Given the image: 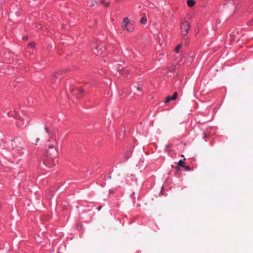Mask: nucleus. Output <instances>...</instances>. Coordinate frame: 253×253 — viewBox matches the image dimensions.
<instances>
[{
  "instance_id": "1a4fd4ad",
  "label": "nucleus",
  "mask_w": 253,
  "mask_h": 253,
  "mask_svg": "<svg viewBox=\"0 0 253 253\" xmlns=\"http://www.w3.org/2000/svg\"><path fill=\"white\" fill-rule=\"evenodd\" d=\"M100 2L104 5V6H108L110 4L109 1L107 0H100Z\"/></svg>"
},
{
  "instance_id": "39448f33",
  "label": "nucleus",
  "mask_w": 253,
  "mask_h": 253,
  "mask_svg": "<svg viewBox=\"0 0 253 253\" xmlns=\"http://www.w3.org/2000/svg\"><path fill=\"white\" fill-rule=\"evenodd\" d=\"M84 90L83 88H79L73 90V94L76 96L78 98L81 97V95L83 93Z\"/></svg>"
},
{
  "instance_id": "0eeeda50",
  "label": "nucleus",
  "mask_w": 253,
  "mask_h": 253,
  "mask_svg": "<svg viewBox=\"0 0 253 253\" xmlns=\"http://www.w3.org/2000/svg\"><path fill=\"white\" fill-rule=\"evenodd\" d=\"M61 74V72H57L53 73L52 74L53 80H55V79H60L59 78V76Z\"/></svg>"
},
{
  "instance_id": "4be33fe9",
  "label": "nucleus",
  "mask_w": 253,
  "mask_h": 253,
  "mask_svg": "<svg viewBox=\"0 0 253 253\" xmlns=\"http://www.w3.org/2000/svg\"><path fill=\"white\" fill-rule=\"evenodd\" d=\"M124 77H127V75L126 74V76L125 75H124Z\"/></svg>"
},
{
  "instance_id": "f8f14e48",
  "label": "nucleus",
  "mask_w": 253,
  "mask_h": 253,
  "mask_svg": "<svg viewBox=\"0 0 253 253\" xmlns=\"http://www.w3.org/2000/svg\"><path fill=\"white\" fill-rule=\"evenodd\" d=\"M147 18L145 16H144L140 20V22L142 24H144V25H145L147 23Z\"/></svg>"
},
{
  "instance_id": "dca6fc26",
  "label": "nucleus",
  "mask_w": 253,
  "mask_h": 253,
  "mask_svg": "<svg viewBox=\"0 0 253 253\" xmlns=\"http://www.w3.org/2000/svg\"><path fill=\"white\" fill-rule=\"evenodd\" d=\"M28 46L30 47H34L35 46V43L34 42H31V43H29L28 44Z\"/></svg>"
},
{
  "instance_id": "423d86ee",
  "label": "nucleus",
  "mask_w": 253,
  "mask_h": 253,
  "mask_svg": "<svg viewBox=\"0 0 253 253\" xmlns=\"http://www.w3.org/2000/svg\"><path fill=\"white\" fill-rule=\"evenodd\" d=\"M178 96V93L177 92H175L173 95L172 96H168L165 100V103H167L169 102L171 100H175Z\"/></svg>"
},
{
  "instance_id": "f257e3e1",
  "label": "nucleus",
  "mask_w": 253,
  "mask_h": 253,
  "mask_svg": "<svg viewBox=\"0 0 253 253\" xmlns=\"http://www.w3.org/2000/svg\"><path fill=\"white\" fill-rule=\"evenodd\" d=\"M50 138L51 140L49 139L48 140V143L47 145L48 149L46 151V155H56L57 153L56 148L57 142L52 137Z\"/></svg>"
},
{
  "instance_id": "f03ea898",
  "label": "nucleus",
  "mask_w": 253,
  "mask_h": 253,
  "mask_svg": "<svg viewBox=\"0 0 253 253\" xmlns=\"http://www.w3.org/2000/svg\"><path fill=\"white\" fill-rule=\"evenodd\" d=\"M190 24L187 21H184L181 23L180 31L183 36L186 35L190 29Z\"/></svg>"
},
{
  "instance_id": "f3484780",
  "label": "nucleus",
  "mask_w": 253,
  "mask_h": 253,
  "mask_svg": "<svg viewBox=\"0 0 253 253\" xmlns=\"http://www.w3.org/2000/svg\"><path fill=\"white\" fill-rule=\"evenodd\" d=\"M184 168H185V169L186 170H190V168L189 166H185Z\"/></svg>"
},
{
  "instance_id": "9b49d317",
  "label": "nucleus",
  "mask_w": 253,
  "mask_h": 253,
  "mask_svg": "<svg viewBox=\"0 0 253 253\" xmlns=\"http://www.w3.org/2000/svg\"><path fill=\"white\" fill-rule=\"evenodd\" d=\"M178 167H185V162L182 160H180L178 163ZM177 169H179V167H177Z\"/></svg>"
},
{
  "instance_id": "6e6552de",
  "label": "nucleus",
  "mask_w": 253,
  "mask_h": 253,
  "mask_svg": "<svg viewBox=\"0 0 253 253\" xmlns=\"http://www.w3.org/2000/svg\"><path fill=\"white\" fill-rule=\"evenodd\" d=\"M131 155V152L130 151H127L124 154L123 156L125 160H127Z\"/></svg>"
},
{
  "instance_id": "a211bd4d",
  "label": "nucleus",
  "mask_w": 253,
  "mask_h": 253,
  "mask_svg": "<svg viewBox=\"0 0 253 253\" xmlns=\"http://www.w3.org/2000/svg\"><path fill=\"white\" fill-rule=\"evenodd\" d=\"M45 131L47 133H49V130L48 129V128L47 127H45Z\"/></svg>"
},
{
  "instance_id": "aec40b11",
  "label": "nucleus",
  "mask_w": 253,
  "mask_h": 253,
  "mask_svg": "<svg viewBox=\"0 0 253 253\" xmlns=\"http://www.w3.org/2000/svg\"><path fill=\"white\" fill-rule=\"evenodd\" d=\"M40 140V138H37V140H36V141H37V143Z\"/></svg>"
},
{
  "instance_id": "4468645a",
  "label": "nucleus",
  "mask_w": 253,
  "mask_h": 253,
  "mask_svg": "<svg viewBox=\"0 0 253 253\" xmlns=\"http://www.w3.org/2000/svg\"><path fill=\"white\" fill-rule=\"evenodd\" d=\"M92 51L94 54H96L97 55H100L102 54L101 52H100L99 50H97V47L94 48L92 49Z\"/></svg>"
},
{
  "instance_id": "7ed1b4c3",
  "label": "nucleus",
  "mask_w": 253,
  "mask_h": 253,
  "mask_svg": "<svg viewBox=\"0 0 253 253\" xmlns=\"http://www.w3.org/2000/svg\"><path fill=\"white\" fill-rule=\"evenodd\" d=\"M47 158L44 161V165L48 167L51 168L56 165V162L53 159V157H55L56 155H46Z\"/></svg>"
},
{
  "instance_id": "20e7f679",
  "label": "nucleus",
  "mask_w": 253,
  "mask_h": 253,
  "mask_svg": "<svg viewBox=\"0 0 253 253\" xmlns=\"http://www.w3.org/2000/svg\"><path fill=\"white\" fill-rule=\"evenodd\" d=\"M122 28L128 32H132L134 29L131 23L129 22V20L127 18H125L123 21Z\"/></svg>"
},
{
  "instance_id": "2eb2a0df",
  "label": "nucleus",
  "mask_w": 253,
  "mask_h": 253,
  "mask_svg": "<svg viewBox=\"0 0 253 253\" xmlns=\"http://www.w3.org/2000/svg\"><path fill=\"white\" fill-rule=\"evenodd\" d=\"M181 44H178L175 48L174 49V51L176 53H178L179 52V51L180 50V49L181 48Z\"/></svg>"
},
{
  "instance_id": "412c9836",
  "label": "nucleus",
  "mask_w": 253,
  "mask_h": 253,
  "mask_svg": "<svg viewBox=\"0 0 253 253\" xmlns=\"http://www.w3.org/2000/svg\"><path fill=\"white\" fill-rule=\"evenodd\" d=\"M24 39H25V40H27V37H25V38H24Z\"/></svg>"
},
{
  "instance_id": "9d476101",
  "label": "nucleus",
  "mask_w": 253,
  "mask_h": 253,
  "mask_svg": "<svg viewBox=\"0 0 253 253\" xmlns=\"http://www.w3.org/2000/svg\"><path fill=\"white\" fill-rule=\"evenodd\" d=\"M195 1L194 0H188L187 4L189 7H192L195 4Z\"/></svg>"
},
{
  "instance_id": "ddd939ff",
  "label": "nucleus",
  "mask_w": 253,
  "mask_h": 253,
  "mask_svg": "<svg viewBox=\"0 0 253 253\" xmlns=\"http://www.w3.org/2000/svg\"><path fill=\"white\" fill-rule=\"evenodd\" d=\"M9 55L10 54L9 53H7V54H5L4 55V60H5V61L6 62H9L10 60V58L9 57Z\"/></svg>"
},
{
  "instance_id": "5701e85b",
  "label": "nucleus",
  "mask_w": 253,
  "mask_h": 253,
  "mask_svg": "<svg viewBox=\"0 0 253 253\" xmlns=\"http://www.w3.org/2000/svg\"><path fill=\"white\" fill-rule=\"evenodd\" d=\"M12 142H13V141H14H14H15V140H13V139H12Z\"/></svg>"
},
{
  "instance_id": "6ab92c4d",
  "label": "nucleus",
  "mask_w": 253,
  "mask_h": 253,
  "mask_svg": "<svg viewBox=\"0 0 253 253\" xmlns=\"http://www.w3.org/2000/svg\"><path fill=\"white\" fill-rule=\"evenodd\" d=\"M137 89L138 90H141V88L139 87V86H137Z\"/></svg>"
}]
</instances>
